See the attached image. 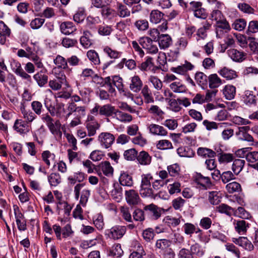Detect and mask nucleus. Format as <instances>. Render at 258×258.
Masks as SVG:
<instances>
[{"label": "nucleus", "mask_w": 258, "mask_h": 258, "mask_svg": "<svg viewBox=\"0 0 258 258\" xmlns=\"http://www.w3.org/2000/svg\"><path fill=\"white\" fill-rule=\"evenodd\" d=\"M51 133L54 136L61 137V132L60 131L61 123L59 120H56L54 122H52L47 125Z\"/></svg>", "instance_id": "nucleus-32"}, {"label": "nucleus", "mask_w": 258, "mask_h": 258, "mask_svg": "<svg viewBox=\"0 0 258 258\" xmlns=\"http://www.w3.org/2000/svg\"><path fill=\"white\" fill-rule=\"evenodd\" d=\"M103 51L111 58H118L120 57L121 54V52L113 50L108 46L104 47Z\"/></svg>", "instance_id": "nucleus-53"}, {"label": "nucleus", "mask_w": 258, "mask_h": 258, "mask_svg": "<svg viewBox=\"0 0 258 258\" xmlns=\"http://www.w3.org/2000/svg\"><path fill=\"white\" fill-rule=\"evenodd\" d=\"M114 136L109 133H102L98 136V141L100 145L107 149L111 146L114 141Z\"/></svg>", "instance_id": "nucleus-4"}, {"label": "nucleus", "mask_w": 258, "mask_h": 258, "mask_svg": "<svg viewBox=\"0 0 258 258\" xmlns=\"http://www.w3.org/2000/svg\"><path fill=\"white\" fill-rule=\"evenodd\" d=\"M247 25L246 21L245 19L240 18L236 19L232 24V27L234 29L241 31L243 30Z\"/></svg>", "instance_id": "nucleus-43"}, {"label": "nucleus", "mask_w": 258, "mask_h": 258, "mask_svg": "<svg viewBox=\"0 0 258 258\" xmlns=\"http://www.w3.org/2000/svg\"><path fill=\"white\" fill-rule=\"evenodd\" d=\"M125 196L126 202L130 205H136L139 203L140 198L135 190H126Z\"/></svg>", "instance_id": "nucleus-16"}, {"label": "nucleus", "mask_w": 258, "mask_h": 258, "mask_svg": "<svg viewBox=\"0 0 258 258\" xmlns=\"http://www.w3.org/2000/svg\"><path fill=\"white\" fill-rule=\"evenodd\" d=\"M211 27V24L208 21L202 23V26L198 29L197 35L202 39H204L207 36V32Z\"/></svg>", "instance_id": "nucleus-36"}, {"label": "nucleus", "mask_w": 258, "mask_h": 258, "mask_svg": "<svg viewBox=\"0 0 258 258\" xmlns=\"http://www.w3.org/2000/svg\"><path fill=\"white\" fill-rule=\"evenodd\" d=\"M100 125L97 121H87L86 127L88 131V135L89 137L93 136L96 134L97 130L99 129Z\"/></svg>", "instance_id": "nucleus-33"}, {"label": "nucleus", "mask_w": 258, "mask_h": 258, "mask_svg": "<svg viewBox=\"0 0 258 258\" xmlns=\"http://www.w3.org/2000/svg\"><path fill=\"white\" fill-rule=\"evenodd\" d=\"M135 26L139 31H145L149 27L148 22L146 20H139L135 22Z\"/></svg>", "instance_id": "nucleus-61"}, {"label": "nucleus", "mask_w": 258, "mask_h": 258, "mask_svg": "<svg viewBox=\"0 0 258 258\" xmlns=\"http://www.w3.org/2000/svg\"><path fill=\"white\" fill-rule=\"evenodd\" d=\"M197 154L198 155L204 158H213L215 156L216 153L211 149L206 148H199L198 149Z\"/></svg>", "instance_id": "nucleus-42"}, {"label": "nucleus", "mask_w": 258, "mask_h": 258, "mask_svg": "<svg viewBox=\"0 0 258 258\" xmlns=\"http://www.w3.org/2000/svg\"><path fill=\"white\" fill-rule=\"evenodd\" d=\"M123 156L127 160H134L136 158H137V152L134 149H130L124 151Z\"/></svg>", "instance_id": "nucleus-60"}, {"label": "nucleus", "mask_w": 258, "mask_h": 258, "mask_svg": "<svg viewBox=\"0 0 258 258\" xmlns=\"http://www.w3.org/2000/svg\"><path fill=\"white\" fill-rule=\"evenodd\" d=\"M20 109L22 114L23 118L24 121L29 123L30 125L31 122L34 120L37 116L32 110L26 109L25 105L23 103H21Z\"/></svg>", "instance_id": "nucleus-10"}, {"label": "nucleus", "mask_w": 258, "mask_h": 258, "mask_svg": "<svg viewBox=\"0 0 258 258\" xmlns=\"http://www.w3.org/2000/svg\"><path fill=\"white\" fill-rule=\"evenodd\" d=\"M232 241L247 250L251 251L253 249V245L246 237L233 238Z\"/></svg>", "instance_id": "nucleus-11"}, {"label": "nucleus", "mask_w": 258, "mask_h": 258, "mask_svg": "<svg viewBox=\"0 0 258 258\" xmlns=\"http://www.w3.org/2000/svg\"><path fill=\"white\" fill-rule=\"evenodd\" d=\"M245 164V160L241 159H237L234 160L232 165V170L234 173L237 175L242 169Z\"/></svg>", "instance_id": "nucleus-44"}, {"label": "nucleus", "mask_w": 258, "mask_h": 258, "mask_svg": "<svg viewBox=\"0 0 258 258\" xmlns=\"http://www.w3.org/2000/svg\"><path fill=\"white\" fill-rule=\"evenodd\" d=\"M194 258H201L205 253V250L204 247L198 243L191 245L189 250Z\"/></svg>", "instance_id": "nucleus-19"}, {"label": "nucleus", "mask_w": 258, "mask_h": 258, "mask_svg": "<svg viewBox=\"0 0 258 258\" xmlns=\"http://www.w3.org/2000/svg\"><path fill=\"white\" fill-rule=\"evenodd\" d=\"M164 14L158 10H153L150 14V21L152 23L158 24L163 19Z\"/></svg>", "instance_id": "nucleus-38"}, {"label": "nucleus", "mask_w": 258, "mask_h": 258, "mask_svg": "<svg viewBox=\"0 0 258 258\" xmlns=\"http://www.w3.org/2000/svg\"><path fill=\"white\" fill-rule=\"evenodd\" d=\"M228 56L234 61L241 62L244 59L245 54L243 52L235 49H230L227 51Z\"/></svg>", "instance_id": "nucleus-20"}, {"label": "nucleus", "mask_w": 258, "mask_h": 258, "mask_svg": "<svg viewBox=\"0 0 258 258\" xmlns=\"http://www.w3.org/2000/svg\"><path fill=\"white\" fill-rule=\"evenodd\" d=\"M116 109L115 107L109 104L100 105V115L109 117L114 114Z\"/></svg>", "instance_id": "nucleus-22"}, {"label": "nucleus", "mask_w": 258, "mask_h": 258, "mask_svg": "<svg viewBox=\"0 0 258 258\" xmlns=\"http://www.w3.org/2000/svg\"><path fill=\"white\" fill-rule=\"evenodd\" d=\"M153 177L151 174H143L141 175V183L140 194L142 197H150L153 195L154 191L151 187Z\"/></svg>", "instance_id": "nucleus-2"}, {"label": "nucleus", "mask_w": 258, "mask_h": 258, "mask_svg": "<svg viewBox=\"0 0 258 258\" xmlns=\"http://www.w3.org/2000/svg\"><path fill=\"white\" fill-rule=\"evenodd\" d=\"M85 9L83 8H79L77 12L74 16V20L77 23H81L84 20L85 18Z\"/></svg>", "instance_id": "nucleus-57"}, {"label": "nucleus", "mask_w": 258, "mask_h": 258, "mask_svg": "<svg viewBox=\"0 0 258 258\" xmlns=\"http://www.w3.org/2000/svg\"><path fill=\"white\" fill-rule=\"evenodd\" d=\"M158 44L161 49H165L172 43V39L168 34H161L158 39Z\"/></svg>", "instance_id": "nucleus-21"}, {"label": "nucleus", "mask_w": 258, "mask_h": 258, "mask_svg": "<svg viewBox=\"0 0 258 258\" xmlns=\"http://www.w3.org/2000/svg\"><path fill=\"white\" fill-rule=\"evenodd\" d=\"M14 211L18 229L20 231L25 230L26 229V224L23 214L16 206H14Z\"/></svg>", "instance_id": "nucleus-7"}, {"label": "nucleus", "mask_w": 258, "mask_h": 258, "mask_svg": "<svg viewBox=\"0 0 258 258\" xmlns=\"http://www.w3.org/2000/svg\"><path fill=\"white\" fill-rule=\"evenodd\" d=\"M33 78L40 87H43L48 81V76L39 73L35 74Z\"/></svg>", "instance_id": "nucleus-45"}, {"label": "nucleus", "mask_w": 258, "mask_h": 258, "mask_svg": "<svg viewBox=\"0 0 258 258\" xmlns=\"http://www.w3.org/2000/svg\"><path fill=\"white\" fill-rule=\"evenodd\" d=\"M234 228L239 234H245L249 228L250 224L244 220H234Z\"/></svg>", "instance_id": "nucleus-14"}, {"label": "nucleus", "mask_w": 258, "mask_h": 258, "mask_svg": "<svg viewBox=\"0 0 258 258\" xmlns=\"http://www.w3.org/2000/svg\"><path fill=\"white\" fill-rule=\"evenodd\" d=\"M221 196L217 191L208 192V201L213 205H218L221 201Z\"/></svg>", "instance_id": "nucleus-37"}, {"label": "nucleus", "mask_w": 258, "mask_h": 258, "mask_svg": "<svg viewBox=\"0 0 258 258\" xmlns=\"http://www.w3.org/2000/svg\"><path fill=\"white\" fill-rule=\"evenodd\" d=\"M208 78L210 88H218L222 84L221 80L216 74L210 75Z\"/></svg>", "instance_id": "nucleus-40"}, {"label": "nucleus", "mask_w": 258, "mask_h": 258, "mask_svg": "<svg viewBox=\"0 0 258 258\" xmlns=\"http://www.w3.org/2000/svg\"><path fill=\"white\" fill-rule=\"evenodd\" d=\"M237 8L240 11L246 14H253L255 11L249 4L245 2H240L237 4Z\"/></svg>", "instance_id": "nucleus-39"}, {"label": "nucleus", "mask_w": 258, "mask_h": 258, "mask_svg": "<svg viewBox=\"0 0 258 258\" xmlns=\"http://www.w3.org/2000/svg\"><path fill=\"white\" fill-rule=\"evenodd\" d=\"M101 13L102 17L107 19H111L115 16V11L106 6L102 8Z\"/></svg>", "instance_id": "nucleus-47"}, {"label": "nucleus", "mask_w": 258, "mask_h": 258, "mask_svg": "<svg viewBox=\"0 0 258 258\" xmlns=\"http://www.w3.org/2000/svg\"><path fill=\"white\" fill-rule=\"evenodd\" d=\"M113 117L123 123L130 122L133 120V117L131 115L118 109H116Z\"/></svg>", "instance_id": "nucleus-18"}, {"label": "nucleus", "mask_w": 258, "mask_h": 258, "mask_svg": "<svg viewBox=\"0 0 258 258\" xmlns=\"http://www.w3.org/2000/svg\"><path fill=\"white\" fill-rule=\"evenodd\" d=\"M99 167L103 173L108 177H111L113 174V168L108 161H104L100 164Z\"/></svg>", "instance_id": "nucleus-24"}, {"label": "nucleus", "mask_w": 258, "mask_h": 258, "mask_svg": "<svg viewBox=\"0 0 258 258\" xmlns=\"http://www.w3.org/2000/svg\"><path fill=\"white\" fill-rule=\"evenodd\" d=\"M170 245V241L165 239H158L156 242V248L163 250L167 249Z\"/></svg>", "instance_id": "nucleus-58"}, {"label": "nucleus", "mask_w": 258, "mask_h": 258, "mask_svg": "<svg viewBox=\"0 0 258 258\" xmlns=\"http://www.w3.org/2000/svg\"><path fill=\"white\" fill-rule=\"evenodd\" d=\"M153 66V58L150 56H147L146 57L145 61L141 64L139 68L142 71H148L151 70Z\"/></svg>", "instance_id": "nucleus-48"}, {"label": "nucleus", "mask_w": 258, "mask_h": 258, "mask_svg": "<svg viewBox=\"0 0 258 258\" xmlns=\"http://www.w3.org/2000/svg\"><path fill=\"white\" fill-rule=\"evenodd\" d=\"M60 29L63 34L69 35L73 33L76 30L73 24L70 22H65L62 23L60 25Z\"/></svg>", "instance_id": "nucleus-23"}, {"label": "nucleus", "mask_w": 258, "mask_h": 258, "mask_svg": "<svg viewBox=\"0 0 258 258\" xmlns=\"http://www.w3.org/2000/svg\"><path fill=\"white\" fill-rule=\"evenodd\" d=\"M87 56L89 60L94 65H97L100 63L99 55L94 50H89L88 51Z\"/></svg>", "instance_id": "nucleus-46"}, {"label": "nucleus", "mask_w": 258, "mask_h": 258, "mask_svg": "<svg viewBox=\"0 0 258 258\" xmlns=\"http://www.w3.org/2000/svg\"><path fill=\"white\" fill-rule=\"evenodd\" d=\"M116 14L120 18H125L130 16L131 12L125 6L119 4L116 8Z\"/></svg>", "instance_id": "nucleus-41"}, {"label": "nucleus", "mask_w": 258, "mask_h": 258, "mask_svg": "<svg viewBox=\"0 0 258 258\" xmlns=\"http://www.w3.org/2000/svg\"><path fill=\"white\" fill-rule=\"evenodd\" d=\"M126 231L125 226L115 225L105 231V235L109 238L117 240L121 238Z\"/></svg>", "instance_id": "nucleus-3"}, {"label": "nucleus", "mask_w": 258, "mask_h": 258, "mask_svg": "<svg viewBox=\"0 0 258 258\" xmlns=\"http://www.w3.org/2000/svg\"><path fill=\"white\" fill-rule=\"evenodd\" d=\"M217 211L221 213L225 214L228 216H231L235 213V209L225 204H222L216 208Z\"/></svg>", "instance_id": "nucleus-34"}, {"label": "nucleus", "mask_w": 258, "mask_h": 258, "mask_svg": "<svg viewBox=\"0 0 258 258\" xmlns=\"http://www.w3.org/2000/svg\"><path fill=\"white\" fill-rule=\"evenodd\" d=\"M216 28L225 30V32L231 30L230 26L225 18L216 22Z\"/></svg>", "instance_id": "nucleus-62"}, {"label": "nucleus", "mask_w": 258, "mask_h": 258, "mask_svg": "<svg viewBox=\"0 0 258 258\" xmlns=\"http://www.w3.org/2000/svg\"><path fill=\"white\" fill-rule=\"evenodd\" d=\"M218 160L220 163H229L234 160V155L230 153H220Z\"/></svg>", "instance_id": "nucleus-56"}, {"label": "nucleus", "mask_w": 258, "mask_h": 258, "mask_svg": "<svg viewBox=\"0 0 258 258\" xmlns=\"http://www.w3.org/2000/svg\"><path fill=\"white\" fill-rule=\"evenodd\" d=\"M13 127L20 134L25 135L29 132L30 125L22 119H17L15 121Z\"/></svg>", "instance_id": "nucleus-6"}, {"label": "nucleus", "mask_w": 258, "mask_h": 258, "mask_svg": "<svg viewBox=\"0 0 258 258\" xmlns=\"http://www.w3.org/2000/svg\"><path fill=\"white\" fill-rule=\"evenodd\" d=\"M219 74L223 77L228 79L231 80L236 77V72L231 69L227 67H224L218 71Z\"/></svg>", "instance_id": "nucleus-29"}, {"label": "nucleus", "mask_w": 258, "mask_h": 258, "mask_svg": "<svg viewBox=\"0 0 258 258\" xmlns=\"http://www.w3.org/2000/svg\"><path fill=\"white\" fill-rule=\"evenodd\" d=\"M112 31V27L107 25H100L98 28L99 34L103 36L109 35Z\"/></svg>", "instance_id": "nucleus-59"}, {"label": "nucleus", "mask_w": 258, "mask_h": 258, "mask_svg": "<svg viewBox=\"0 0 258 258\" xmlns=\"http://www.w3.org/2000/svg\"><path fill=\"white\" fill-rule=\"evenodd\" d=\"M10 67L12 71L17 75L25 79L29 80L31 78L30 76L23 70L21 63L19 61L14 59L12 60L10 62Z\"/></svg>", "instance_id": "nucleus-5"}, {"label": "nucleus", "mask_w": 258, "mask_h": 258, "mask_svg": "<svg viewBox=\"0 0 258 258\" xmlns=\"http://www.w3.org/2000/svg\"><path fill=\"white\" fill-rule=\"evenodd\" d=\"M157 149L160 150H167L173 149V146L172 143L165 139L160 140L157 142L156 144Z\"/></svg>", "instance_id": "nucleus-31"}, {"label": "nucleus", "mask_w": 258, "mask_h": 258, "mask_svg": "<svg viewBox=\"0 0 258 258\" xmlns=\"http://www.w3.org/2000/svg\"><path fill=\"white\" fill-rule=\"evenodd\" d=\"M53 62L58 68L66 69L68 68L67 60L61 55H57L54 59Z\"/></svg>", "instance_id": "nucleus-50"}, {"label": "nucleus", "mask_w": 258, "mask_h": 258, "mask_svg": "<svg viewBox=\"0 0 258 258\" xmlns=\"http://www.w3.org/2000/svg\"><path fill=\"white\" fill-rule=\"evenodd\" d=\"M143 82L138 76L135 75L131 78L130 89L132 91L138 93L143 88Z\"/></svg>", "instance_id": "nucleus-13"}, {"label": "nucleus", "mask_w": 258, "mask_h": 258, "mask_svg": "<svg viewBox=\"0 0 258 258\" xmlns=\"http://www.w3.org/2000/svg\"><path fill=\"white\" fill-rule=\"evenodd\" d=\"M48 180L51 186H55L61 182V177L57 173H52L48 176Z\"/></svg>", "instance_id": "nucleus-49"}, {"label": "nucleus", "mask_w": 258, "mask_h": 258, "mask_svg": "<svg viewBox=\"0 0 258 258\" xmlns=\"http://www.w3.org/2000/svg\"><path fill=\"white\" fill-rule=\"evenodd\" d=\"M141 94L144 97L146 103H153L154 98L152 96L151 91L147 85H145L141 90Z\"/></svg>", "instance_id": "nucleus-30"}, {"label": "nucleus", "mask_w": 258, "mask_h": 258, "mask_svg": "<svg viewBox=\"0 0 258 258\" xmlns=\"http://www.w3.org/2000/svg\"><path fill=\"white\" fill-rule=\"evenodd\" d=\"M150 133L153 135L159 136H166L168 132L162 126L158 124L151 123L148 126Z\"/></svg>", "instance_id": "nucleus-12"}, {"label": "nucleus", "mask_w": 258, "mask_h": 258, "mask_svg": "<svg viewBox=\"0 0 258 258\" xmlns=\"http://www.w3.org/2000/svg\"><path fill=\"white\" fill-rule=\"evenodd\" d=\"M144 210L149 211L153 219H158L161 215V211L163 210L153 204L146 206Z\"/></svg>", "instance_id": "nucleus-15"}, {"label": "nucleus", "mask_w": 258, "mask_h": 258, "mask_svg": "<svg viewBox=\"0 0 258 258\" xmlns=\"http://www.w3.org/2000/svg\"><path fill=\"white\" fill-rule=\"evenodd\" d=\"M66 82V76L60 74L56 78L49 81V87L54 91H57L61 89L62 85Z\"/></svg>", "instance_id": "nucleus-9"}, {"label": "nucleus", "mask_w": 258, "mask_h": 258, "mask_svg": "<svg viewBox=\"0 0 258 258\" xmlns=\"http://www.w3.org/2000/svg\"><path fill=\"white\" fill-rule=\"evenodd\" d=\"M195 182L199 185V187L204 189H207L211 186V182L209 177L204 176L201 173H197L194 179Z\"/></svg>", "instance_id": "nucleus-8"}, {"label": "nucleus", "mask_w": 258, "mask_h": 258, "mask_svg": "<svg viewBox=\"0 0 258 258\" xmlns=\"http://www.w3.org/2000/svg\"><path fill=\"white\" fill-rule=\"evenodd\" d=\"M255 96L250 91L247 90L245 91L243 99L244 102L247 105H250L255 103Z\"/></svg>", "instance_id": "nucleus-51"}, {"label": "nucleus", "mask_w": 258, "mask_h": 258, "mask_svg": "<svg viewBox=\"0 0 258 258\" xmlns=\"http://www.w3.org/2000/svg\"><path fill=\"white\" fill-rule=\"evenodd\" d=\"M203 124L206 127L208 131H211L212 130H217L218 128H224L227 126L228 123H216V122L210 121L206 119L203 121Z\"/></svg>", "instance_id": "nucleus-17"}, {"label": "nucleus", "mask_w": 258, "mask_h": 258, "mask_svg": "<svg viewBox=\"0 0 258 258\" xmlns=\"http://www.w3.org/2000/svg\"><path fill=\"white\" fill-rule=\"evenodd\" d=\"M137 160L143 165H149L151 162V157L146 151H141L137 156Z\"/></svg>", "instance_id": "nucleus-28"}, {"label": "nucleus", "mask_w": 258, "mask_h": 258, "mask_svg": "<svg viewBox=\"0 0 258 258\" xmlns=\"http://www.w3.org/2000/svg\"><path fill=\"white\" fill-rule=\"evenodd\" d=\"M223 93L228 100H231L235 97L236 94V88L231 85H226L223 89Z\"/></svg>", "instance_id": "nucleus-26"}, {"label": "nucleus", "mask_w": 258, "mask_h": 258, "mask_svg": "<svg viewBox=\"0 0 258 258\" xmlns=\"http://www.w3.org/2000/svg\"><path fill=\"white\" fill-rule=\"evenodd\" d=\"M119 181L120 184L123 186H131L133 184L132 177L125 172L121 173Z\"/></svg>", "instance_id": "nucleus-25"}, {"label": "nucleus", "mask_w": 258, "mask_h": 258, "mask_svg": "<svg viewBox=\"0 0 258 258\" xmlns=\"http://www.w3.org/2000/svg\"><path fill=\"white\" fill-rule=\"evenodd\" d=\"M91 34L88 31H85L83 35L80 38L81 45L86 48L89 47L92 44V40L90 38Z\"/></svg>", "instance_id": "nucleus-35"}, {"label": "nucleus", "mask_w": 258, "mask_h": 258, "mask_svg": "<svg viewBox=\"0 0 258 258\" xmlns=\"http://www.w3.org/2000/svg\"><path fill=\"white\" fill-rule=\"evenodd\" d=\"M45 22V19L41 18H36L32 20L30 26L32 29H38L40 28Z\"/></svg>", "instance_id": "nucleus-63"}, {"label": "nucleus", "mask_w": 258, "mask_h": 258, "mask_svg": "<svg viewBox=\"0 0 258 258\" xmlns=\"http://www.w3.org/2000/svg\"><path fill=\"white\" fill-rule=\"evenodd\" d=\"M148 111L149 113L161 118H162L164 114V112L157 105H151L150 107L148 108Z\"/></svg>", "instance_id": "nucleus-55"}, {"label": "nucleus", "mask_w": 258, "mask_h": 258, "mask_svg": "<svg viewBox=\"0 0 258 258\" xmlns=\"http://www.w3.org/2000/svg\"><path fill=\"white\" fill-rule=\"evenodd\" d=\"M247 31L251 33L258 32V20H253L248 23Z\"/></svg>", "instance_id": "nucleus-64"}, {"label": "nucleus", "mask_w": 258, "mask_h": 258, "mask_svg": "<svg viewBox=\"0 0 258 258\" xmlns=\"http://www.w3.org/2000/svg\"><path fill=\"white\" fill-rule=\"evenodd\" d=\"M226 188L229 193H233L235 192H239L241 190L240 184L235 181H233L227 184Z\"/></svg>", "instance_id": "nucleus-52"}, {"label": "nucleus", "mask_w": 258, "mask_h": 258, "mask_svg": "<svg viewBox=\"0 0 258 258\" xmlns=\"http://www.w3.org/2000/svg\"><path fill=\"white\" fill-rule=\"evenodd\" d=\"M169 87L175 93H184L186 91V86L180 81H176L171 83Z\"/></svg>", "instance_id": "nucleus-27"}, {"label": "nucleus", "mask_w": 258, "mask_h": 258, "mask_svg": "<svg viewBox=\"0 0 258 258\" xmlns=\"http://www.w3.org/2000/svg\"><path fill=\"white\" fill-rule=\"evenodd\" d=\"M132 45L134 50L141 57H143L145 54L142 48L145 49L148 53L151 54H156L158 52L156 42L147 36L140 38L138 42L136 41H133Z\"/></svg>", "instance_id": "nucleus-1"}, {"label": "nucleus", "mask_w": 258, "mask_h": 258, "mask_svg": "<svg viewBox=\"0 0 258 258\" xmlns=\"http://www.w3.org/2000/svg\"><path fill=\"white\" fill-rule=\"evenodd\" d=\"M167 189L170 195L180 192L181 191V184L179 182L175 181L172 183L169 184Z\"/></svg>", "instance_id": "nucleus-54"}]
</instances>
